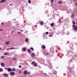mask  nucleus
<instances>
[{
    "label": "nucleus",
    "instance_id": "1",
    "mask_svg": "<svg viewBox=\"0 0 77 77\" xmlns=\"http://www.w3.org/2000/svg\"><path fill=\"white\" fill-rule=\"evenodd\" d=\"M73 29L74 30V31H75V32H77V26H75V25H73Z\"/></svg>",
    "mask_w": 77,
    "mask_h": 77
},
{
    "label": "nucleus",
    "instance_id": "2",
    "mask_svg": "<svg viewBox=\"0 0 77 77\" xmlns=\"http://www.w3.org/2000/svg\"><path fill=\"white\" fill-rule=\"evenodd\" d=\"M3 75H4V77H8V74L6 73H4Z\"/></svg>",
    "mask_w": 77,
    "mask_h": 77
},
{
    "label": "nucleus",
    "instance_id": "3",
    "mask_svg": "<svg viewBox=\"0 0 77 77\" xmlns=\"http://www.w3.org/2000/svg\"><path fill=\"white\" fill-rule=\"evenodd\" d=\"M10 74H11L12 75H15V72H11Z\"/></svg>",
    "mask_w": 77,
    "mask_h": 77
},
{
    "label": "nucleus",
    "instance_id": "4",
    "mask_svg": "<svg viewBox=\"0 0 77 77\" xmlns=\"http://www.w3.org/2000/svg\"><path fill=\"white\" fill-rule=\"evenodd\" d=\"M31 56L32 57H35V54L34 53H32L31 54Z\"/></svg>",
    "mask_w": 77,
    "mask_h": 77
},
{
    "label": "nucleus",
    "instance_id": "5",
    "mask_svg": "<svg viewBox=\"0 0 77 77\" xmlns=\"http://www.w3.org/2000/svg\"><path fill=\"white\" fill-rule=\"evenodd\" d=\"M6 2V0H1L0 1V3H3V2Z\"/></svg>",
    "mask_w": 77,
    "mask_h": 77
},
{
    "label": "nucleus",
    "instance_id": "6",
    "mask_svg": "<svg viewBox=\"0 0 77 77\" xmlns=\"http://www.w3.org/2000/svg\"><path fill=\"white\" fill-rule=\"evenodd\" d=\"M74 13H73L72 14V16H71L72 18H74Z\"/></svg>",
    "mask_w": 77,
    "mask_h": 77
},
{
    "label": "nucleus",
    "instance_id": "7",
    "mask_svg": "<svg viewBox=\"0 0 77 77\" xmlns=\"http://www.w3.org/2000/svg\"><path fill=\"white\" fill-rule=\"evenodd\" d=\"M7 71H8L9 72H11V68H9L7 69Z\"/></svg>",
    "mask_w": 77,
    "mask_h": 77
},
{
    "label": "nucleus",
    "instance_id": "8",
    "mask_svg": "<svg viewBox=\"0 0 77 77\" xmlns=\"http://www.w3.org/2000/svg\"><path fill=\"white\" fill-rule=\"evenodd\" d=\"M40 25H41V26H42V25L44 24V22H43V21L41 22L40 23Z\"/></svg>",
    "mask_w": 77,
    "mask_h": 77
},
{
    "label": "nucleus",
    "instance_id": "9",
    "mask_svg": "<svg viewBox=\"0 0 77 77\" xmlns=\"http://www.w3.org/2000/svg\"><path fill=\"white\" fill-rule=\"evenodd\" d=\"M5 44L7 45H9V42L7 41L5 42Z\"/></svg>",
    "mask_w": 77,
    "mask_h": 77
},
{
    "label": "nucleus",
    "instance_id": "10",
    "mask_svg": "<svg viewBox=\"0 0 77 77\" xmlns=\"http://www.w3.org/2000/svg\"><path fill=\"white\" fill-rule=\"evenodd\" d=\"M27 72L26 71H25L24 72V74L25 75H27Z\"/></svg>",
    "mask_w": 77,
    "mask_h": 77
},
{
    "label": "nucleus",
    "instance_id": "11",
    "mask_svg": "<svg viewBox=\"0 0 77 77\" xmlns=\"http://www.w3.org/2000/svg\"><path fill=\"white\" fill-rule=\"evenodd\" d=\"M42 48H43V49H45V45H42Z\"/></svg>",
    "mask_w": 77,
    "mask_h": 77
},
{
    "label": "nucleus",
    "instance_id": "12",
    "mask_svg": "<svg viewBox=\"0 0 77 77\" xmlns=\"http://www.w3.org/2000/svg\"><path fill=\"white\" fill-rule=\"evenodd\" d=\"M11 70L12 71H15L16 70V69L15 68H12L11 69Z\"/></svg>",
    "mask_w": 77,
    "mask_h": 77
},
{
    "label": "nucleus",
    "instance_id": "13",
    "mask_svg": "<svg viewBox=\"0 0 77 77\" xmlns=\"http://www.w3.org/2000/svg\"><path fill=\"white\" fill-rule=\"evenodd\" d=\"M1 66H4L5 64L3 63H1Z\"/></svg>",
    "mask_w": 77,
    "mask_h": 77
},
{
    "label": "nucleus",
    "instance_id": "14",
    "mask_svg": "<svg viewBox=\"0 0 77 77\" xmlns=\"http://www.w3.org/2000/svg\"><path fill=\"white\" fill-rule=\"evenodd\" d=\"M26 42H28L29 41V39L28 38H27L26 39L25 41Z\"/></svg>",
    "mask_w": 77,
    "mask_h": 77
},
{
    "label": "nucleus",
    "instance_id": "15",
    "mask_svg": "<svg viewBox=\"0 0 77 77\" xmlns=\"http://www.w3.org/2000/svg\"><path fill=\"white\" fill-rule=\"evenodd\" d=\"M28 52L29 53H31V51L30 50V49H28Z\"/></svg>",
    "mask_w": 77,
    "mask_h": 77
},
{
    "label": "nucleus",
    "instance_id": "16",
    "mask_svg": "<svg viewBox=\"0 0 77 77\" xmlns=\"http://www.w3.org/2000/svg\"><path fill=\"white\" fill-rule=\"evenodd\" d=\"M9 49H10V50H13L14 49H15V48L14 47H12L11 48H9Z\"/></svg>",
    "mask_w": 77,
    "mask_h": 77
},
{
    "label": "nucleus",
    "instance_id": "17",
    "mask_svg": "<svg viewBox=\"0 0 77 77\" xmlns=\"http://www.w3.org/2000/svg\"><path fill=\"white\" fill-rule=\"evenodd\" d=\"M23 50L24 51H26V48H24L23 49Z\"/></svg>",
    "mask_w": 77,
    "mask_h": 77
},
{
    "label": "nucleus",
    "instance_id": "18",
    "mask_svg": "<svg viewBox=\"0 0 77 77\" xmlns=\"http://www.w3.org/2000/svg\"><path fill=\"white\" fill-rule=\"evenodd\" d=\"M58 3L59 4H61V3H62V2L61 1H59L58 2Z\"/></svg>",
    "mask_w": 77,
    "mask_h": 77
},
{
    "label": "nucleus",
    "instance_id": "19",
    "mask_svg": "<svg viewBox=\"0 0 77 77\" xmlns=\"http://www.w3.org/2000/svg\"><path fill=\"white\" fill-rule=\"evenodd\" d=\"M4 55H5V56H7V55H8V53H4Z\"/></svg>",
    "mask_w": 77,
    "mask_h": 77
},
{
    "label": "nucleus",
    "instance_id": "20",
    "mask_svg": "<svg viewBox=\"0 0 77 77\" xmlns=\"http://www.w3.org/2000/svg\"><path fill=\"white\" fill-rule=\"evenodd\" d=\"M54 26V23H51V27H53Z\"/></svg>",
    "mask_w": 77,
    "mask_h": 77
},
{
    "label": "nucleus",
    "instance_id": "21",
    "mask_svg": "<svg viewBox=\"0 0 77 77\" xmlns=\"http://www.w3.org/2000/svg\"><path fill=\"white\" fill-rule=\"evenodd\" d=\"M34 65L35 66H37V64H36V63H35L34 64Z\"/></svg>",
    "mask_w": 77,
    "mask_h": 77
},
{
    "label": "nucleus",
    "instance_id": "22",
    "mask_svg": "<svg viewBox=\"0 0 77 77\" xmlns=\"http://www.w3.org/2000/svg\"><path fill=\"white\" fill-rule=\"evenodd\" d=\"M1 59H4L5 58V56H2L1 57Z\"/></svg>",
    "mask_w": 77,
    "mask_h": 77
},
{
    "label": "nucleus",
    "instance_id": "23",
    "mask_svg": "<svg viewBox=\"0 0 77 77\" xmlns=\"http://www.w3.org/2000/svg\"><path fill=\"white\" fill-rule=\"evenodd\" d=\"M52 36H53V34H50V35H49V37H51Z\"/></svg>",
    "mask_w": 77,
    "mask_h": 77
},
{
    "label": "nucleus",
    "instance_id": "24",
    "mask_svg": "<svg viewBox=\"0 0 77 77\" xmlns=\"http://www.w3.org/2000/svg\"><path fill=\"white\" fill-rule=\"evenodd\" d=\"M45 33L46 35H48V32H45Z\"/></svg>",
    "mask_w": 77,
    "mask_h": 77
},
{
    "label": "nucleus",
    "instance_id": "25",
    "mask_svg": "<svg viewBox=\"0 0 77 77\" xmlns=\"http://www.w3.org/2000/svg\"><path fill=\"white\" fill-rule=\"evenodd\" d=\"M31 50H34V49H33V48H30Z\"/></svg>",
    "mask_w": 77,
    "mask_h": 77
},
{
    "label": "nucleus",
    "instance_id": "26",
    "mask_svg": "<svg viewBox=\"0 0 77 77\" xmlns=\"http://www.w3.org/2000/svg\"><path fill=\"white\" fill-rule=\"evenodd\" d=\"M2 71H3V69H0V72H2Z\"/></svg>",
    "mask_w": 77,
    "mask_h": 77
},
{
    "label": "nucleus",
    "instance_id": "27",
    "mask_svg": "<svg viewBox=\"0 0 77 77\" xmlns=\"http://www.w3.org/2000/svg\"><path fill=\"white\" fill-rule=\"evenodd\" d=\"M72 23L73 24H75V22H74V21H73Z\"/></svg>",
    "mask_w": 77,
    "mask_h": 77
},
{
    "label": "nucleus",
    "instance_id": "28",
    "mask_svg": "<svg viewBox=\"0 0 77 77\" xmlns=\"http://www.w3.org/2000/svg\"><path fill=\"white\" fill-rule=\"evenodd\" d=\"M28 2H29V3H30V2H31V1H30V0H29L28 1Z\"/></svg>",
    "mask_w": 77,
    "mask_h": 77
},
{
    "label": "nucleus",
    "instance_id": "29",
    "mask_svg": "<svg viewBox=\"0 0 77 77\" xmlns=\"http://www.w3.org/2000/svg\"><path fill=\"white\" fill-rule=\"evenodd\" d=\"M1 25H2V26H3V25H4V23H1Z\"/></svg>",
    "mask_w": 77,
    "mask_h": 77
},
{
    "label": "nucleus",
    "instance_id": "30",
    "mask_svg": "<svg viewBox=\"0 0 77 77\" xmlns=\"http://www.w3.org/2000/svg\"><path fill=\"white\" fill-rule=\"evenodd\" d=\"M28 74H30V72H29L27 73Z\"/></svg>",
    "mask_w": 77,
    "mask_h": 77
},
{
    "label": "nucleus",
    "instance_id": "31",
    "mask_svg": "<svg viewBox=\"0 0 77 77\" xmlns=\"http://www.w3.org/2000/svg\"><path fill=\"white\" fill-rule=\"evenodd\" d=\"M58 22H59V23H60V19H59V20Z\"/></svg>",
    "mask_w": 77,
    "mask_h": 77
},
{
    "label": "nucleus",
    "instance_id": "32",
    "mask_svg": "<svg viewBox=\"0 0 77 77\" xmlns=\"http://www.w3.org/2000/svg\"><path fill=\"white\" fill-rule=\"evenodd\" d=\"M19 68H21V66L19 65Z\"/></svg>",
    "mask_w": 77,
    "mask_h": 77
},
{
    "label": "nucleus",
    "instance_id": "33",
    "mask_svg": "<svg viewBox=\"0 0 77 77\" xmlns=\"http://www.w3.org/2000/svg\"><path fill=\"white\" fill-rule=\"evenodd\" d=\"M35 62L34 61H33L32 62V64H33Z\"/></svg>",
    "mask_w": 77,
    "mask_h": 77
},
{
    "label": "nucleus",
    "instance_id": "34",
    "mask_svg": "<svg viewBox=\"0 0 77 77\" xmlns=\"http://www.w3.org/2000/svg\"><path fill=\"white\" fill-rule=\"evenodd\" d=\"M2 50V48H0V50Z\"/></svg>",
    "mask_w": 77,
    "mask_h": 77
},
{
    "label": "nucleus",
    "instance_id": "35",
    "mask_svg": "<svg viewBox=\"0 0 77 77\" xmlns=\"http://www.w3.org/2000/svg\"><path fill=\"white\" fill-rule=\"evenodd\" d=\"M3 30L2 29H0V31H3Z\"/></svg>",
    "mask_w": 77,
    "mask_h": 77
},
{
    "label": "nucleus",
    "instance_id": "36",
    "mask_svg": "<svg viewBox=\"0 0 77 77\" xmlns=\"http://www.w3.org/2000/svg\"><path fill=\"white\" fill-rule=\"evenodd\" d=\"M5 69H8V68H7V67H5Z\"/></svg>",
    "mask_w": 77,
    "mask_h": 77
},
{
    "label": "nucleus",
    "instance_id": "37",
    "mask_svg": "<svg viewBox=\"0 0 77 77\" xmlns=\"http://www.w3.org/2000/svg\"><path fill=\"white\" fill-rule=\"evenodd\" d=\"M51 2H53V0H51Z\"/></svg>",
    "mask_w": 77,
    "mask_h": 77
},
{
    "label": "nucleus",
    "instance_id": "38",
    "mask_svg": "<svg viewBox=\"0 0 77 77\" xmlns=\"http://www.w3.org/2000/svg\"><path fill=\"white\" fill-rule=\"evenodd\" d=\"M12 33H14V31H12Z\"/></svg>",
    "mask_w": 77,
    "mask_h": 77
},
{
    "label": "nucleus",
    "instance_id": "39",
    "mask_svg": "<svg viewBox=\"0 0 77 77\" xmlns=\"http://www.w3.org/2000/svg\"><path fill=\"white\" fill-rule=\"evenodd\" d=\"M19 72H20V73H21V71H19Z\"/></svg>",
    "mask_w": 77,
    "mask_h": 77
},
{
    "label": "nucleus",
    "instance_id": "40",
    "mask_svg": "<svg viewBox=\"0 0 77 77\" xmlns=\"http://www.w3.org/2000/svg\"><path fill=\"white\" fill-rule=\"evenodd\" d=\"M21 33V32H18V33Z\"/></svg>",
    "mask_w": 77,
    "mask_h": 77
},
{
    "label": "nucleus",
    "instance_id": "41",
    "mask_svg": "<svg viewBox=\"0 0 77 77\" xmlns=\"http://www.w3.org/2000/svg\"><path fill=\"white\" fill-rule=\"evenodd\" d=\"M12 5V4H10V6H11Z\"/></svg>",
    "mask_w": 77,
    "mask_h": 77
},
{
    "label": "nucleus",
    "instance_id": "42",
    "mask_svg": "<svg viewBox=\"0 0 77 77\" xmlns=\"http://www.w3.org/2000/svg\"><path fill=\"white\" fill-rule=\"evenodd\" d=\"M14 32H15V30H14Z\"/></svg>",
    "mask_w": 77,
    "mask_h": 77
},
{
    "label": "nucleus",
    "instance_id": "43",
    "mask_svg": "<svg viewBox=\"0 0 77 77\" xmlns=\"http://www.w3.org/2000/svg\"><path fill=\"white\" fill-rule=\"evenodd\" d=\"M14 59H15V58H14V59H12V60H14Z\"/></svg>",
    "mask_w": 77,
    "mask_h": 77
},
{
    "label": "nucleus",
    "instance_id": "44",
    "mask_svg": "<svg viewBox=\"0 0 77 77\" xmlns=\"http://www.w3.org/2000/svg\"><path fill=\"white\" fill-rule=\"evenodd\" d=\"M21 31V32H23V30H22Z\"/></svg>",
    "mask_w": 77,
    "mask_h": 77
},
{
    "label": "nucleus",
    "instance_id": "45",
    "mask_svg": "<svg viewBox=\"0 0 77 77\" xmlns=\"http://www.w3.org/2000/svg\"><path fill=\"white\" fill-rule=\"evenodd\" d=\"M26 65H27V63H26Z\"/></svg>",
    "mask_w": 77,
    "mask_h": 77
},
{
    "label": "nucleus",
    "instance_id": "46",
    "mask_svg": "<svg viewBox=\"0 0 77 77\" xmlns=\"http://www.w3.org/2000/svg\"><path fill=\"white\" fill-rule=\"evenodd\" d=\"M74 0V1H75L76 0Z\"/></svg>",
    "mask_w": 77,
    "mask_h": 77
},
{
    "label": "nucleus",
    "instance_id": "47",
    "mask_svg": "<svg viewBox=\"0 0 77 77\" xmlns=\"http://www.w3.org/2000/svg\"><path fill=\"white\" fill-rule=\"evenodd\" d=\"M57 15H58V14H57Z\"/></svg>",
    "mask_w": 77,
    "mask_h": 77
}]
</instances>
